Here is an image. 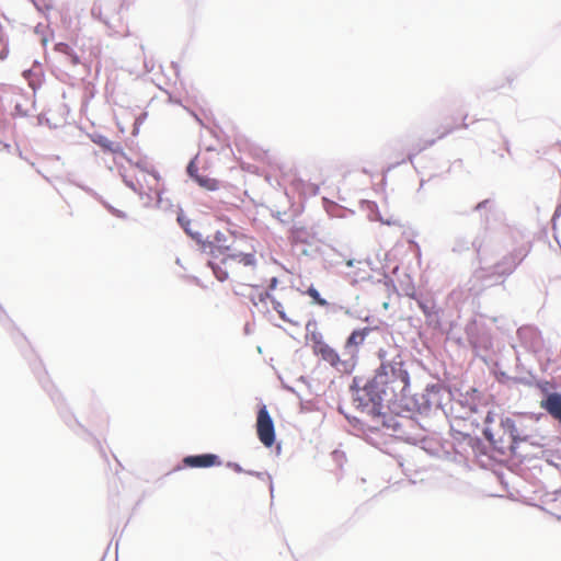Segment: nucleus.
Returning a JSON list of instances; mask_svg holds the SVG:
<instances>
[{"instance_id":"24","label":"nucleus","mask_w":561,"mask_h":561,"mask_svg":"<svg viewBox=\"0 0 561 561\" xmlns=\"http://www.w3.org/2000/svg\"><path fill=\"white\" fill-rule=\"evenodd\" d=\"M295 242L311 245V236L306 227H296L291 232Z\"/></svg>"},{"instance_id":"19","label":"nucleus","mask_w":561,"mask_h":561,"mask_svg":"<svg viewBox=\"0 0 561 561\" xmlns=\"http://www.w3.org/2000/svg\"><path fill=\"white\" fill-rule=\"evenodd\" d=\"M368 407L365 409L368 415L371 416L373 420L381 419L386 413L382 411L383 402L386 400H367Z\"/></svg>"},{"instance_id":"52","label":"nucleus","mask_w":561,"mask_h":561,"mask_svg":"<svg viewBox=\"0 0 561 561\" xmlns=\"http://www.w3.org/2000/svg\"><path fill=\"white\" fill-rule=\"evenodd\" d=\"M213 241L215 242V244H225V242L227 241V237L224 232L217 230L214 234Z\"/></svg>"},{"instance_id":"18","label":"nucleus","mask_w":561,"mask_h":561,"mask_svg":"<svg viewBox=\"0 0 561 561\" xmlns=\"http://www.w3.org/2000/svg\"><path fill=\"white\" fill-rule=\"evenodd\" d=\"M306 337L310 339L313 342V346H318L323 341L322 333L317 331V321L316 319L311 318L306 323Z\"/></svg>"},{"instance_id":"50","label":"nucleus","mask_w":561,"mask_h":561,"mask_svg":"<svg viewBox=\"0 0 561 561\" xmlns=\"http://www.w3.org/2000/svg\"><path fill=\"white\" fill-rule=\"evenodd\" d=\"M257 299L260 302H263V304H265L267 300H270L272 302L273 299H275V296L272 293H270V290H264L259 294Z\"/></svg>"},{"instance_id":"10","label":"nucleus","mask_w":561,"mask_h":561,"mask_svg":"<svg viewBox=\"0 0 561 561\" xmlns=\"http://www.w3.org/2000/svg\"><path fill=\"white\" fill-rule=\"evenodd\" d=\"M371 331L373 328L370 327L354 329L345 340L343 355H347V353L358 354L357 347L364 344L366 337L369 335Z\"/></svg>"},{"instance_id":"36","label":"nucleus","mask_w":561,"mask_h":561,"mask_svg":"<svg viewBox=\"0 0 561 561\" xmlns=\"http://www.w3.org/2000/svg\"><path fill=\"white\" fill-rule=\"evenodd\" d=\"M272 306H273V309L277 312V314L279 316V318L285 321V322H288V323H291V324H295V325H298V322H295L293 321L291 319H289L284 310V307L282 305L280 301H278L276 298L273 299V301L271 302Z\"/></svg>"},{"instance_id":"58","label":"nucleus","mask_w":561,"mask_h":561,"mask_svg":"<svg viewBox=\"0 0 561 561\" xmlns=\"http://www.w3.org/2000/svg\"><path fill=\"white\" fill-rule=\"evenodd\" d=\"M494 417H495V413L493 411H488L484 420H483V424L484 426L488 425L490 426L493 422H494Z\"/></svg>"},{"instance_id":"48","label":"nucleus","mask_w":561,"mask_h":561,"mask_svg":"<svg viewBox=\"0 0 561 561\" xmlns=\"http://www.w3.org/2000/svg\"><path fill=\"white\" fill-rule=\"evenodd\" d=\"M12 115H13V116H20V117H27V116H28V112H27V110H25V108L22 106V104L16 103V104L14 105V108H13Z\"/></svg>"},{"instance_id":"37","label":"nucleus","mask_w":561,"mask_h":561,"mask_svg":"<svg viewBox=\"0 0 561 561\" xmlns=\"http://www.w3.org/2000/svg\"><path fill=\"white\" fill-rule=\"evenodd\" d=\"M417 306L428 321L432 320L433 316H437V312L434 310V306H430L427 301L419 300Z\"/></svg>"},{"instance_id":"14","label":"nucleus","mask_w":561,"mask_h":561,"mask_svg":"<svg viewBox=\"0 0 561 561\" xmlns=\"http://www.w3.org/2000/svg\"><path fill=\"white\" fill-rule=\"evenodd\" d=\"M313 352L316 355L321 356V358L329 363L332 367H339L340 355L336 350L330 346L328 343L321 342V344L318 346H313Z\"/></svg>"},{"instance_id":"38","label":"nucleus","mask_w":561,"mask_h":561,"mask_svg":"<svg viewBox=\"0 0 561 561\" xmlns=\"http://www.w3.org/2000/svg\"><path fill=\"white\" fill-rule=\"evenodd\" d=\"M535 381H536V376L531 371H528L527 376H520V377L513 378L514 383L524 385L527 387H534Z\"/></svg>"},{"instance_id":"16","label":"nucleus","mask_w":561,"mask_h":561,"mask_svg":"<svg viewBox=\"0 0 561 561\" xmlns=\"http://www.w3.org/2000/svg\"><path fill=\"white\" fill-rule=\"evenodd\" d=\"M363 377L355 376L350 385V392L353 396V401L356 403V409L365 412V409L368 407V401H366L364 394H360V392H363Z\"/></svg>"},{"instance_id":"35","label":"nucleus","mask_w":561,"mask_h":561,"mask_svg":"<svg viewBox=\"0 0 561 561\" xmlns=\"http://www.w3.org/2000/svg\"><path fill=\"white\" fill-rule=\"evenodd\" d=\"M176 222L183 229L185 234L187 233L188 230H192L191 219L186 217L184 210L181 207L179 208V211L176 214Z\"/></svg>"},{"instance_id":"63","label":"nucleus","mask_w":561,"mask_h":561,"mask_svg":"<svg viewBox=\"0 0 561 561\" xmlns=\"http://www.w3.org/2000/svg\"><path fill=\"white\" fill-rule=\"evenodd\" d=\"M377 354H378V358L381 360V364L382 363L389 364V362H387L385 359L386 358V354H387V352L385 350L380 348Z\"/></svg>"},{"instance_id":"28","label":"nucleus","mask_w":561,"mask_h":561,"mask_svg":"<svg viewBox=\"0 0 561 561\" xmlns=\"http://www.w3.org/2000/svg\"><path fill=\"white\" fill-rule=\"evenodd\" d=\"M367 209L369 211L368 217L373 221H381L385 225L391 226L393 222L391 220H383L380 216V211L378 205L375 202H367Z\"/></svg>"},{"instance_id":"46","label":"nucleus","mask_w":561,"mask_h":561,"mask_svg":"<svg viewBox=\"0 0 561 561\" xmlns=\"http://www.w3.org/2000/svg\"><path fill=\"white\" fill-rule=\"evenodd\" d=\"M72 49V47L66 42H58L54 45V50L65 56Z\"/></svg>"},{"instance_id":"15","label":"nucleus","mask_w":561,"mask_h":561,"mask_svg":"<svg viewBox=\"0 0 561 561\" xmlns=\"http://www.w3.org/2000/svg\"><path fill=\"white\" fill-rule=\"evenodd\" d=\"M77 186L79 188H81L82 191H84L85 193H88L90 196H92L94 199H96L100 204L103 205V207L113 216L117 217V218H121V219H126L127 218V214L116 207H114L113 205H111L108 202H106L99 193H96L93 188L84 185V184H80L78 183Z\"/></svg>"},{"instance_id":"2","label":"nucleus","mask_w":561,"mask_h":561,"mask_svg":"<svg viewBox=\"0 0 561 561\" xmlns=\"http://www.w3.org/2000/svg\"><path fill=\"white\" fill-rule=\"evenodd\" d=\"M500 430L504 438L505 456L512 457L519 456L517 449L520 443L528 442L530 436L524 431L523 427L518 426L516 421L510 416H501Z\"/></svg>"},{"instance_id":"44","label":"nucleus","mask_w":561,"mask_h":561,"mask_svg":"<svg viewBox=\"0 0 561 561\" xmlns=\"http://www.w3.org/2000/svg\"><path fill=\"white\" fill-rule=\"evenodd\" d=\"M472 403H478L482 399V393L476 387H469L466 392Z\"/></svg>"},{"instance_id":"7","label":"nucleus","mask_w":561,"mask_h":561,"mask_svg":"<svg viewBox=\"0 0 561 561\" xmlns=\"http://www.w3.org/2000/svg\"><path fill=\"white\" fill-rule=\"evenodd\" d=\"M183 467L186 468H211L221 466L222 460L217 454L203 453L186 455L182 459Z\"/></svg>"},{"instance_id":"62","label":"nucleus","mask_w":561,"mask_h":561,"mask_svg":"<svg viewBox=\"0 0 561 561\" xmlns=\"http://www.w3.org/2000/svg\"><path fill=\"white\" fill-rule=\"evenodd\" d=\"M147 173H149L157 182L161 180L160 173L153 168L149 169Z\"/></svg>"},{"instance_id":"8","label":"nucleus","mask_w":561,"mask_h":561,"mask_svg":"<svg viewBox=\"0 0 561 561\" xmlns=\"http://www.w3.org/2000/svg\"><path fill=\"white\" fill-rule=\"evenodd\" d=\"M517 335L520 342L533 352H537L542 347V334L537 327L523 325L517 330Z\"/></svg>"},{"instance_id":"5","label":"nucleus","mask_w":561,"mask_h":561,"mask_svg":"<svg viewBox=\"0 0 561 561\" xmlns=\"http://www.w3.org/2000/svg\"><path fill=\"white\" fill-rule=\"evenodd\" d=\"M255 432L261 444L271 448L276 442L275 423L266 404L260 403L256 411Z\"/></svg>"},{"instance_id":"39","label":"nucleus","mask_w":561,"mask_h":561,"mask_svg":"<svg viewBox=\"0 0 561 561\" xmlns=\"http://www.w3.org/2000/svg\"><path fill=\"white\" fill-rule=\"evenodd\" d=\"M91 15L93 19L99 20L103 22L104 24H108V19L103 15V9L102 5L98 2H94L91 8Z\"/></svg>"},{"instance_id":"26","label":"nucleus","mask_w":561,"mask_h":561,"mask_svg":"<svg viewBox=\"0 0 561 561\" xmlns=\"http://www.w3.org/2000/svg\"><path fill=\"white\" fill-rule=\"evenodd\" d=\"M305 294L312 299L313 305H317L320 307L329 306V301L321 296L320 291L312 284L307 288Z\"/></svg>"},{"instance_id":"22","label":"nucleus","mask_w":561,"mask_h":561,"mask_svg":"<svg viewBox=\"0 0 561 561\" xmlns=\"http://www.w3.org/2000/svg\"><path fill=\"white\" fill-rule=\"evenodd\" d=\"M228 257H230L232 261H239L244 266H255L256 265V259L253 253H245V252H236L228 254Z\"/></svg>"},{"instance_id":"1","label":"nucleus","mask_w":561,"mask_h":561,"mask_svg":"<svg viewBox=\"0 0 561 561\" xmlns=\"http://www.w3.org/2000/svg\"><path fill=\"white\" fill-rule=\"evenodd\" d=\"M32 369L43 389L49 394L50 399L57 407L60 416L68 427L73 430L77 434H79L78 431L88 433L83 425L66 409L62 394L54 387L53 383L49 382L46 370L42 369V363L39 362L34 364Z\"/></svg>"},{"instance_id":"49","label":"nucleus","mask_w":561,"mask_h":561,"mask_svg":"<svg viewBox=\"0 0 561 561\" xmlns=\"http://www.w3.org/2000/svg\"><path fill=\"white\" fill-rule=\"evenodd\" d=\"M492 204V201L490 198H485L479 203H477L473 207H472V211H481L483 209H486L489 208V206Z\"/></svg>"},{"instance_id":"13","label":"nucleus","mask_w":561,"mask_h":561,"mask_svg":"<svg viewBox=\"0 0 561 561\" xmlns=\"http://www.w3.org/2000/svg\"><path fill=\"white\" fill-rule=\"evenodd\" d=\"M543 410L561 425V392L554 390L543 403Z\"/></svg>"},{"instance_id":"51","label":"nucleus","mask_w":561,"mask_h":561,"mask_svg":"<svg viewBox=\"0 0 561 561\" xmlns=\"http://www.w3.org/2000/svg\"><path fill=\"white\" fill-rule=\"evenodd\" d=\"M66 57L73 66L81 64L80 56L73 49H71Z\"/></svg>"},{"instance_id":"27","label":"nucleus","mask_w":561,"mask_h":561,"mask_svg":"<svg viewBox=\"0 0 561 561\" xmlns=\"http://www.w3.org/2000/svg\"><path fill=\"white\" fill-rule=\"evenodd\" d=\"M230 250L231 245L215 244L214 241H210V244L207 247V251L205 253L209 254L213 259H217L219 255L226 254Z\"/></svg>"},{"instance_id":"64","label":"nucleus","mask_w":561,"mask_h":561,"mask_svg":"<svg viewBox=\"0 0 561 561\" xmlns=\"http://www.w3.org/2000/svg\"><path fill=\"white\" fill-rule=\"evenodd\" d=\"M34 33L35 34H38V35H43L45 34L44 33V26L42 23H38L35 27H34Z\"/></svg>"},{"instance_id":"20","label":"nucleus","mask_w":561,"mask_h":561,"mask_svg":"<svg viewBox=\"0 0 561 561\" xmlns=\"http://www.w3.org/2000/svg\"><path fill=\"white\" fill-rule=\"evenodd\" d=\"M345 419L352 428L351 433L353 435L359 436L360 434H366L367 425L360 419L351 414H345Z\"/></svg>"},{"instance_id":"43","label":"nucleus","mask_w":561,"mask_h":561,"mask_svg":"<svg viewBox=\"0 0 561 561\" xmlns=\"http://www.w3.org/2000/svg\"><path fill=\"white\" fill-rule=\"evenodd\" d=\"M119 175L122 176V180H123L124 184H125L128 188H130V190H133L135 193L139 194V195H140V197L142 196V193L138 190V187H137V185L134 183V181H133L131 179H129V178L126 175V173H125V171H124V170H119Z\"/></svg>"},{"instance_id":"30","label":"nucleus","mask_w":561,"mask_h":561,"mask_svg":"<svg viewBox=\"0 0 561 561\" xmlns=\"http://www.w3.org/2000/svg\"><path fill=\"white\" fill-rule=\"evenodd\" d=\"M186 236L191 238L199 247V250L202 252L207 251V247H209L210 240L204 239L201 232L188 230Z\"/></svg>"},{"instance_id":"29","label":"nucleus","mask_w":561,"mask_h":561,"mask_svg":"<svg viewBox=\"0 0 561 561\" xmlns=\"http://www.w3.org/2000/svg\"><path fill=\"white\" fill-rule=\"evenodd\" d=\"M534 387H536L542 396L541 401H540V408L543 409L545 401L547 400V398L550 394L554 393V391L550 390V382L547 380H537L536 379Z\"/></svg>"},{"instance_id":"53","label":"nucleus","mask_w":561,"mask_h":561,"mask_svg":"<svg viewBox=\"0 0 561 561\" xmlns=\"http://www.w3.org/2000/svg\"><path fill=\"white\" fill-rule=\"evenodd\" d=\"M228 468L232 469L237 473H247V470H244L240 463L234 461H228L226 465Z\"/></svg>"},{"instance_id":"12","label":"nucleus","mask_w":561,"mask_h":561,"mask_svg":"<svg viewBox=\"0 0 561 561\" xmlns=\"http://www.w3.org/2000/svg\"><path fill=\"white\" fill-rule=\"evenodd\" d=\"M482 440H486L489 443V448H491L494 453L499 454L500 456H505V448L504 447V438L503 436H500L496 438L495 433L491 428V426H483L482 428Z\"/></svg>"},{"instance_id":"34","label":"nucleus","mask_w":561,"mask_h":561,"mask_svg":"<svg viewBox=\"0 0 561 561\" xmlns=\"http://www.w3.org/2000/svg\"><path fill=\"white\" fill-rule=\"evenodd\" d=\"M247 474H250V476H253V477H256L257 479L262 480V481H268V488H270V492H271V496L273 497V493H274V484H273V479H272V476L268 473V472H261V471H254V470H247Z\"/></svg>"},{"instance_id":"55","label":"nucleus","mask_w":561,"mask_h":561,"mask_svg":"<svg viewBox=\"0 0 561 561\" xmlns=\"http://www.w3.org/2000/svg\"><path fill=\"white\" fill-rule=\"evenodd\" d=\"M147 117V113H142L135 122L134 128H133V135H137L139 133V125L144 122V119Z\"/></svg>"},{"instance_id":"59","label":"nucleus","mask_w":561,"mask_h":561,"mask_svg":"<svg viewBox=\"0 0 561 561\" xmlns=\"http://www.w3.org/2000/svg\"><path fill=\"white\" fill-rule=\"evenodd\" d=\"M339 309L342 310L346 316L348 317H352V318H357L359 319L360 316L356 312V311H353L352 309L350 308H345L343 306H339Z\"/></svg>"},{"instance_id":"32","label":"nucleus","mask_w":561,"mask_h":561,"mask_svg":"<svg viewBox=\"0 0 561 561\" xmlns=\"http://www.w3.org/2000/svg\"><path fill=\"white\" fill-rule=\"evenodd\" d=\"M91 140L99 146L103 152H106L107 149H112V140H110L106 136L94 133L90 136Z\"/></svg>"},{"instance_id":"17","label":"nucleus","mask_w":561,"mask_h":561,"mask_svg":"<svg viewBox=\"0 0 561 561\" xmlns=\"http://www.w3.org/2000/svg\"><path fill=\"white\" fill-rule=\"evenodd\" d=\"M412 408L422 415H427L433 405V401L424 392L415 393L411 398Z\"/></svg>"},{"instance_id":"61","label":"nucleus","mask_w":561,"mask_h":561,"mask_svg":"<svg viewBox=\"0 0 561 561\" xmlns=\"http://www.w3.org/2000/svg\"><path fill=\"white\" fill-rule=\"evenodd\" d=\"M525 252L528 253L529 252V248L526 249V248L522 247V248L515 249L511 254H516V259H518V256L524 255Z\"/></svg>"},{"instance_id":"6","label":"nucleus","mask_w":561,"mask_h":561,"mask_svg":"<svg viewBox=\"0 0 561 561\" xmlns=\"http://www.w3.org/2000/svg\"><path fill=\"white\" fill-rule=\"evenodd\" d=\"M453 439L458 444H466L469 446L472 451L477 455H486L488 447L485 443H483L482 438L478 435H472L467 431L456 430L454 426L450 428Z\"/></svg>"},{"instance_id":"23","label":"nucleus","mask_w":561,"mask_h":561,"mask_svg":"<svg viewBox=\"0 0 561 561\" xmlns=\"http://www.w3.org/2000/svg\"><path fill=\"white\" fill-rule=\"evenodd\" d=\"M206 266L211 270L214 276L218 282L224 283L229 278L228 271L222 268L220 264L216 263L215 261L208 260Z\"/></svg>"},{"instance_id":"41","label":"nucleus","mask_w":561,"mask_h":561,"mask_svg":"<svg viewBox=\"0 0 561 561\" xmlns=\"http://www.w3.org/2000/svg\"><path fill=\"white\" fill-rule=\"evenodd\" d=\"M381 424L382 426L392 428L393 431H398L400 427V423L394 417L388 416L387 414L381 417Z\"/></svg>"},{"instance_id":"3","label":"nucleus","mask_w":561,"mask_h":561,"mask_svg":"<svg viewBox=\"0 0 561 561\" xmlns=\"http://www.w3.org/2000/svg\"><path fill=\"white\" fill-rule=\"evenodd\" d=\"M389 388V373L388 366L382 363L376 370L375 375L367 379L363 385V392L366 400H387L391 401L392 396L388 397Z\"/></svg>"},{"instance_id":"47","label":"nucleus","mask_w":561,"mask_h":561,"mask_svg":"<svg viewBox=\"0 0 561 561\" xmlns=\"http://www.w3.org/2000/svg\"><path fill=\"white\" fill-rule=\"evenodd\" d=\"M106 152H111L115 156H121L129 161L121 144H115L112 141V149H107Z\"/></svg>"},{"instance_id":"25","label":"nucleus","mask_w":561,"mask_h":561,"mask_svg":"<svg viewBox=\"0 0 561 561\" xmlns=\"http://www.w3.org/2000/svg\"><path fill=\"white\" fill-rule=\"evenodd\" d=\"M194 182L198 186H201L207 191H210V192H215L219 188L218 180H216L214 178H209L207 175H199Z\"/></svg>"},{"instance_id":"60","label":"nucleus","mask_w":561,"mask_h":561,"mask_svg":"<svg viewBox=\"0 0 561 561\" xmlns=\"http://www.w3.org/2000/svg\"><path fill=\"white\" fill-rule=\"evenodd\" d=\"M282 387L284 390L295 394L299 400H302V398L300 397L299 392L291 386L287 385V383H282Z\"/></svg>"},{"instance_id":"4","label":"nucleus","mask_w":561,"mask_h":561,"mask_svg":"<svg viewBox=\"0 0 561 561\" xmlns=\"http://www.w3.org/2000/svg\"><path fill=\"white\" fill-rule=\"evenodd\" d=\"M388 366L389 373V388L392 397H407V391L410 388V374L404 367V362L400 355H397Z\"/></svg>"},{"instance_id":"40","label":"nucleus","mask_w":561,"mask_h":561,"mask_svg":"<svg viewBox=\"0 0 561 561\" xmlns=\"http://www.w3.org/2000/svg\"><path fill=\"white\" fill-rule=\"evenodd\" d=\"M379 432V428L376 426H367L366 427V434H360L358 437H362L367 442L369 445L377 447L378 443L376 439L371 436V434H377Z\"/></svg>"},{"instance_id":"57","label":"nucleus","mask_w":561,"mask_h":561,"mask_svg":"<svg viewBox=\"0 0 561 561\" xmlns=\"http://www.w3.org/2000/svg\"><path fill=\"white\" fill-rule=\"evenodd\" d=\"M37 123L38 125H47L51 128V124H50V121L49 118L46 116V114L44 113H41L38 116H37Z\"/></svg>"},{"instance_id":"54","label":"nucleus","mask_w":561,"mask_h":561,"mask_svg":"<svg viewBox=\"0 0 561 561\" xmlns=\"http://www.w3.org/2000/svg\"><path fill=\"white\" fill-rule=\"evenodd\" d=\"M513 378L514 377L507 375L505 371H500L496 375V379L500 383H507L508 381H513Z\"/></svg>"},{"instance_id":"31","label":"nucleus","mask_w":561,"mask_h":561,"mask_svg":"<svg viewBox=\"0 0 561 561\" xmlns=\"http://www.w3.org/2000/svg\"><path fill=\"white\" fill-rule=\"evenodd\" d=\"M35 9L42 13L45 19L49 20V14L47 13L49 10L53 9V0H28Z\"/></svg>"},{"instance_id":"21","label":"nucleus","mask_w":561,"mask_h":561,"mask_svg":"<svg viewBox=\"0 0 561 561\" xmlns=\"http://www.w3.org/2000/svg\"><path fill=\"white\" fill-rule=\"evenodd\" d=\"M346 358L342 359L340 357V362H339V366H342V371L350 375L354 371L356 365H357V359H358V354L356 353H347V355H345Z\"/></svg>"},{"instance_id":"9","label":"nucleus","mask_w":561,"mask_h":561,"mask_svg":"<svg viewBox=\"0 0 561 561\" xmlns=\"http://www.w3.org/2000/svg\"><path fill=\"white\" fill-rule=\"evenodd\" d=\"M486 237V227L480 231L472 241H469L466 237H457L453 244V252L461 253L472 248L479 255Z\"/></svg>"},{"instance_id":"33","label":"nucleus","mask_w":561,"mask_h":561,"mask_svg":"<svg viewBox=\"0 0 561 561\" xmlns=\"http://www.w3.org/2000/svg\"><path fill=\"white\" fill-rule=\"evenodd\" d=\"M198 154L194 156L186 165V174L192 180L195 181L201 174L198 173Z\"/></svg>"},{"instance_id":"11","label":"nucleus","mask_w":561,"mask_h":561,"mask_svg":"<svg viewBox=\"0 0 561 561\" xmlns=\"http://www.w3.org/2000/svg\"><path fill=\"white\" fill-rule=\"evenodd\" d=\"M526 256L527 252H525L524 255L518 256V259H516V254H508L504 256L502 261L497 262L493 266V274L500 277L511 275Z\"/></svg>"},{"instance_id":"42","label":"nucleus","mask_w":561,"mask_h":561,"mask_svg":"<svg viewBox=\"0 0 561 561\" xmlns=\"http://www.w3.org/2000/svg\"><path fill=\"white\" fill-rule=\"evenodd\" d=\"M440 390L442 386L439 383H427L423 392L432 399V397H438Z\"/></svg>"},{"instance_id":"56","label":"nucleus","mask_w":561,"mask_h":561,"mask_svg":"<svg viewBox=\"0 0 561 561\" xmlns=\"http://www.w3.org/2000/svg\"><path fill=\"white\" fill-rule=\"evenodd\" d=\"M278 283H279V280L276 276L271 277L268 280L266 290H270V293H272L273 290H275L277 288Z\"/></svg>"},{"instance_id":"45","label":"nucleus","mask_w":561,"mask_h":561,"mask_svg":"<svg viewBox=\"0 0 561 561\" xmlns=\"http://www.w3.org/2000/svg\"><path fill=\"white\" fill-rule=\"evenodd\" d=\"M459 402L463 407H468L472 412H477V403H472L469 397L463 392H459Z\"/></svg>"}]
</instances>
